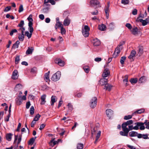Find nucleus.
<instances>
[{
  "instance_id": "79ce46f5",
  "label": "nucleus",
  "mask_w": 149,
  "mask_h": 149,
  "mask_svg": "<svg viewBox=\"0 0 149 149\" xmlns=\"http://www.w3.org/2000/svg\"><path fill=\"white\" fill-rule=\"evenodd\" d=\"M68 106L69 109V112L71 111L73 109V107L72 105L70 103H69L68 104Z\"/></svg>"
},
{
  "instance_id": "13d9d810",
  "label": "nucleus",
  "mask_w": 149,
  "mask_h": 149,
  "mask_svg": "<svg viewBox=\"0 0 149 149\" xmlns=\"http://www.w3.org/2000/svg\"><path fill=\"white\" fill-rule=\"evenodd\" d=\"M61 32L62 35L65 34L66 30L65 29H61Z\"/></svg>"
},
{
  "instance_id": "6e6d98bb",
  "label": "nucleus",
  "mask_w": 149,
  "mask_h": 149,
  "mask_svg": "<svg viewBox=\"0 0 149 149\" xmlns=\"http://www.w3.org/2000/svg\"><path fill=\"white\" fill-rule=\"evenodd\" d=\"M11 8V6H7L6 7L5 9L4 10V12H7L9 10H10Z\"/></svg>"
},
{
  "instance_id": "37998d69",
  "label": "nucleus",
  "mask_w": 149,
  "mask_h": 149,
  "mask_svg": "<svg viewBox=\"0 0 149 149\" xmlns=\"http://www.w3.org/2000/svg\"><path fill=\"white\" fill-rule=\"evenodd\" d=\"M129 2V0H122L121 3L122 4L124 5L128 4Z\"/></svg>"
},
{
  "instance_id": "0e129e2a",
  "label": "nucleus",
  "mask_w": 149,
  "mask_h": 149,
  "mask_svg": "<svg viewBox=\"0 0 149 149\" xmlns=\"http://www.w3.org/2000/svg\"><path fill=\"white\" fill-rule=\"evenodd\" d=\"M91 13L93 15H97L98 13V11L96 10L94 12H91Z\"/></svg>"
},
{
  "instance_id": "0eeeda50",
  "label": "nucleus",
  "mask_w": 149,
  "mask_h": 149,
  "mask_svg": "<svg viewBox=\"0 0 149 149\" xmlns=\"http://www.w3.org/2000/svg\"><path fill=\"white\" fill-rule=\"evenodd\" d=\"M136 54V51L134 50H132L130 53V55L128 57L131 61H133L134 60L135 55Z\"/></svg>"
},
{
  "instance_id": "2f4dec72",
  "label": "nucleus",
  "mask_w": 149,
  "mask_h": 149,
  "mask_svg": "<svg viewBox=\"0 0 149 149\" xmlns=\"http://www.w3.org/2000/svg\"><path fill=\"white\" fill-rule=\"evenodd\" d=\"M46 96L45 95H43L41 97V99L42 100V102L41 103V104H44L45 102V98Z\"/></svg>"
},
{
  "instance_id": "4d7b16f0",
  "label": "nucleus",
  "mask_w": 149,
  "mask_h": 149,
  "mask_svg": "<svg viewBox=\"0 0 149 149\" xmlns=\"http://www.w3.org/2000/svg\"><path fill=\"white\" fill-rule=\"evenodd\" d=\"M102 60V59L101 58H95L94 60L95 61L98 62L101 61Z\"/></svg>"
},
{
  "instance_id": "20e7f679",
  "label": "nucleus",
  "mask_w": 149,
  "mask_h": 149,
  "mask_svg": "<svg viewBox=\"0 0 149 149\" xmlns=\"http://www.w3.org/2000/svg\"><path fill=\"white\" fill-rule=\"evenodd\" d=\"M61 75V72L57 71L52 75L51 78V80L53 81H56L60 79Z\"/></svg>"
},
{
  "instance_id": "bb28decb",
  "label": "nucleus",
  "mask_w": 149,
  "mask_h": 149,
  "mask_svg": "<svg viewBox=\"0 0 149 149\" xmlns=\"http://www.w3.org/2000/svg\"><path fill=\"white\" fill-rule=\"evenodd\" d=\"M20 42L19 40L15 42L13 44L12 47V48L15 49L17 48L18 47L19 45V44Z\"/></svg>"
},
{
  "instance_id": "603ef678",
  "label": "nucleus",
  "mask_w": 149,
  "mask_h": 149,
  "mask_svg": "<svg viewBox=\"0 0 149 149\" xmlns=\"http://www.w3.org/2000/svg\"><path fill=\"white\" fill-rule=\"evenodd\" d=\"M23 10V6L22 5H20L19 8V9L18 10V12L19 13H20L22 12Z\"/></svg>"
},
{
  "instance_id": "864d4df0",
  "label": "nucleus",
  "mask_w": 149,
  "mask_h": 149,
  "mask_svg": "<svg viewBox=\"0 0 149 149\" xmlns=\"http://www.w3.org/2000/svg\"><path fill=\"white\" fill-rule=\"evenodd\" d=\"M148 134H143L142 136L143 138L144 139H149V137L148 136Z\"/></svg>"
},
{
  "instance_id": "9d476101",
  "label": "nucleus",
  "mask_w": 149,
  "mask_h": 149,
  "mask_svg": "<svg viewBox=\"0 0 149 149\" xmlns=\"http://www.w3.org/2000/svg\"><path fill=\"white\" fill-rule=\"evenodd\" d=\"M29 30V32L28 31H24V34L28 37V39H29L31 37L32 33L34 31L33 29H30Z\"/></svg>"
},
{
  "instance_id": "5fc2aeb1",
  "label": "nucleus",
  "mask_w": 149,
  "mask_h": 149,
  "mask_svg": "<svg viewBox=\"0 0 149 149\" xmlns=\"http://www.w3.org/2000/svg\"><path fill=\"white\" fill-rule=\"evenodd\" d=\"M82 96V94L81 93H79L74 95L75 97L80 98Z\"/></svg>"
},
{
  "instance_id": "ea45409f",
  "label": "nucleus",
  "mask_w": 149,
  "mask_h": 149,
  "mask_svg": "<svg viewBox=\"0 0 149 149\" xmlns=\"http://www.w3.org/2000/svg\"><path fill=\"white\" fill-rule=\"evenodd\" d=\"M40 115L39 114H37L36 116L34 118L33 120L35 121H37L39 119V118L40 117Z\"/></svg>"
},
{
  "instance_id": "5701e85b",
  "label": "nucleus",
  "mask_w": 149,
  "mask_h": 149,
  "mask_svg": "<svg viewBox=\"0 0 149 149\" xmlns=\"http://www.w3.org/2000/svg\"><path fill=\"white\" fill-rule=\"evenodd\" d=\"M54 139L55 138L53 139L49 143L50 146L52 147H53L56 144L58 143L57 141H54Z\"/></svg>"
},
{
  "instance_id": "dca6fc26",
  "label": "nucleus",
  "mask_w": 149,
  "mask_h": 149,
  "mask_svg": "<svg viewBox=\"0 0 149 149\" xmlns=\"http://www.w3.org/2000/svg\"><path fill=\"white\" fill-rule=\"evenodd\" d=\"M133 123V121L132 120H127L126 122L123 123L122 124V127H123L124 128L127 127V126L131 125Z\"/></svg>"
},
{
  "instance_id": "69168bd1",
  "label": "nucleus",
  "mask_w": 149,
  "mask_h": 149,
  "mask_svg": "<svg viewBox=\"0 0 149 149\" xmlns=\"http://www.w3.org/2000/svg\"><path fill=\"white\" fill-rule=\"evenodd\" d=\"M31 104L30 102H28L26 103V109H29L30 106Z\"/></svg>"
},
{
  "instance_id": "8fccbe9b",
  "label": "nucleus",
  "mask_w": 149,
  "mask_h": 149,
  "mask_svg": "<svg viewBox=\"0 0 149 149\" xmlns=\"http://www.w3.org/2000/svg\"><path fill=\"white\" fill-rule=\"evenodd\" d=\"M35 141V139L32 138H31L29 141V144H32Z\"/></svg>"
},
{
  "instance_id": "a19ab883",
  "label": "nucleus",
  "mask_w": 149,
  "mask_h": 149,
  "mask_svg": "<svg viewBox=\"0 0 149 149\" xmlns=\"http://www.w3.org/2000/svg\"><path fill=\"white\" fill-rule=\"evenodd\" d=\"M144 111V109H139L137 111H136L134 112V113H143Z\"/></svg>"
},
{
  "instance_id": "f257e3e1",
  "label": "nucleus",
  "mask_w": 149,
  "mask_h": 149,
  "mask_svg": "<svg viewBox=\"0 0 149 149\" xmlns=\"http://www.w3.org/2000/svg\"><path fill=\"white\" fill-rule=\"evenodd\" d=\"M124 44V42H120L118 46L115 49L113 54V57L116 58L120 54V51L123 48V45Z\"/></svg>"
},
{
  "instance_id": "c756f323",
  "label": "nucleus",
  "mask_w": 149,
  "mask_h": 149,
  "mask_svg": "<svg viewBox=\"0 0 149 149\" xmlns=\"http://www.w3.org/2000/svg\"><path fill=\"white\" fill-rule=\"evenodd\" d=\"M13 134L11 133L7 134L6 136V139L8 141H10L11 140L12 136Z\"/></svg>"
},
{
  "instance_id": "7c9ffc66",
  "label": "nucleus",
  "mask_w": 149,
  "mask_h": 149,
  "mask_svg": "<svg viewBox=\"0 0 149 149\" xmlns=\"http://www.w3.org/2000/svg\"><path fill=\"white\" fill-rule=\"evenodd\" d=\"M130 81L132 84H136L138 81V79L137 78H132L130 80Z\"/></svg>"
},
{
  "instance_id": "412c9836",
  "label": "nucleus",
  "mask_w": 149,
  "mask_h": 149,
  "mask_svg": "<svg viewBox=\"0 0 149 149\" xmlns=\"http://www.w3.org/2000/svg\"><path fill=\"white\" fill-rule=\"evenodd\" d=\"M18 72L17 70H15L13 71L12 75V78L13 79H16L18 78Z\"/></svg>"
},
{
  "instance_id": "a18cd8bd",
  "label": "nucleus",
  "mask_w": 149,
  "mask_h": 149,
  "mask_svg": "<svg viewBox=\"0 0 149 149\" xmlns=\"http://www.w3.org/2000/svg\"><path fill=\"white\" fill-rule=\"evenodd\" d=\"M132 117V116L131 115H128V116H125L124 118L125 120H127L131 118Z\"/></svg>"
},
{
  "instance_id": "052dcab7",
  "label": "nucleus",
  "mask_w": 149,
  "mask_h": 149,
  "mask_svg": "<svg viewBox=\"0 0 149 149\" xmlns=\"http://www.w3.org/2000/svg\"><path fill=\"white\" fill-rule=\"evenodd\" d=\"M111 60H112L111 58H108V62L107 63H106V65H105L104 66V68H105V67H106L108 65L109 63L110 62H111Z\"/></svg>"
},
{
  "instance_id": "49530a36",
  "label": "nucleus",
  "mask_w": 149,
  "mask_h": 149,
  "mask_svg": "<svg viewBox=\"0 0 149 149\" xmlns=\"http://www.w3.org/2000/svg\"><path fill=\"white\" fill-rule=\"evenodd\" d=\"M19 57L18 56H16L15 60V62L16 64H17L19 61Z\"/></svg>"
},
{
  "instance_id": "4be33fe9",
  "label": "nucleus",
  "mask_w": 149,
  "mask_h": 149,
  "mask_svg": "<svg viewBox=\"0 0 149 149\" xmlns=\"http://www.w3.org/2000/svg\"><path fill=\"white\" fill-rule=\"evenodd\" d=\"M55 61L56 63L58 64L60 66H63L64 65V62L60 59H56Z\"/></svg>"
},
{
  "instance_id": "7ed1b4c3",
  "label": "nucleus",
  "mask_w": 149,
  "mask_h": 149,
  "mask_svg": "<svg viewBox=\"0 0 149 149\" xmlns=\"http://www.w3.org/2000/svg\"><path fill=\"white\" fill-rule=\"evenodd\" d=\"M25 29H20L19 31V33H18V38L19 40L21 42H22L25 38L24 31Z\"/></svg>"
},
{
  "instance_id": "cd10ccee",
  "label": "nucleus",
  "mask_w": 149,
  "mask_h": 149,
  "mask_svg": "<svg viewBox=\"0 0 149 149\" xmlns=\"http://www.w3.org/2000/svg\"><path fill=\"white\" fill-rule=\"evenodd\" d=\"M56 97L55 96H52L51 97V105L52 106H53L54 105V103L57 100H56Z\"/></svg>"
},
{
  "instance_id": "39448f33",
  "label": "nucleus",
  "mask_w": 149,
  "mask_h": 149,
  "mask_svg": "<svg viewBox=\"0 0 149 149\" xmlns=\"http://www.w3.org/2000/svg\"><path fill=\"white\" fill-rule=\"evenodd\" d=\"M97 103V98L96 97H94L91 100L90 104V107L91 108H93L96 106Z\"/></svg>"
},
{
  "instance_id": "ddd939ff",
  "label": "nucleus",
  "mask_w": 149,
  "mask_h": 149,
  "mask_svg": "<svg viewBox=\"0 0 149 149\" xmlns=\"http://www.w3.org/2000/svg\"><path fill=\"white\" fill-rule=\"evenodd\" d=\"M109 2L107 3V6L104 8L105 12L106 14V18L107 19L109 17Z\"/></svg>"
},
{
  "instance_id": "b1692460",
  "label": "nucleus",
  "mask_w": 149,
  "mask_h": 149,
  "mask_svg": "<svg viewBox=\"0 0 149 149\" xmlns=\"http://www.w3.org/2000/svg\"><path fill=\"white\" fill-rule=\"evenodd\" d=\"M70 22V20L67 17L65 19L63 24L65 26H68L69 25Z\"/></svg>"
},
{
  "instance_id": "c9c22d12",
  "label": "nucleus",
  "mask_w": 149,
  "mask_h": 149,
  "mask_svg": "<svg viewBox=\"0 0 149 149\" xmlns=\"http://www.w3.org/2000/svg\"><path fill=\"white\" fill-rule=\"evenodd\" d=\"M146 80V77L145 76L141 77L139 79V83H141Z\"/></svg>"
},
{
  "instance_id": "3c124183",
  "label": "nucleus",
  "mask_w": 149,
  "mask_h": 149,
  "mask_svg": "<svg viewBox=\"0 0 149 149\" xmlns=\"http://www.w3.org/2000/svg\"><path fill=\"white\" fill-rule=\"evenodd\" d=\"M97 130V128L95 127L91 130V134L92 136L95 134V132Z\"/></svg>"
},
{
  "instance_id": "f8f14e48",
  "label": "nucleus",
  "mask_w": 149,
  "mask_h": 149,
  "mask_svg": "<svg viewBox=\"0 0 149 149\" xmlns=\"http://www.w3.org/2000/svg\"><path fill=\"white\" fill-rule=\"evenodd\" d=\"M89 30L90 29H82V33L84 37H86L88 36Z\"/></svg>"
},
{
  "instance_id": "338daca9",
  "label": "nucleus",
  "mask_w": 149,
  "mask_h": 149,
  "mask_svg": "<svg viewBox=\"0 0 149 149\" xmlns=\"http://www.w3.org/2000/svg\"><path fill=\"white\" fill-rule=\"evenodd\" d=\"M137 10L136 9H134L132 11V14L133 15H136L137 14Z\"/></svg>"
},
{
  "instance_id": "f704fd0d",
  "label": "nucleus",
  "mask_w": 149,
  "mask_h": 149,
  "mask_svg": "<svg viewBox=\"0 0 149 149\" xmlns=\"http://www.w3.org/2000/svg\"><path fill=\"white\" fill-rule=\"evenodd\" d=\"M16 100V104L19 105H20L22 102V100L20 98H17Z\"/></svg>"
},
{
  "instance_id": "f3484780",
  "label": "nucleus",
  "mask_w": 149,
  "mask_h": 149,
  "mask_svg": "<svg viewBox=\"0 0 149 149\" xmlns=\"http://www.w3.org/2000/svg\"><path fill=\"white\" fill-rule=\"evenodd\" d=\"M92 42L94 46H98L100 44V42L99 40L97 38L93 39L92 41Z\"/></svg>"
},
{
  "instance_id": "a211bd4d",
  "label": "nucleus",
  "mask_w": 149,
  "mask_h": 149,
  "mask_svg": "<svg viewBox=\"0 0 149 149\" xmlns=\"http://www.w3.org/2000/svg\"><path fill=\"white\" fill-rule=\"evenodd\" d=\"M139 20L142 23V25L143 26L149 24V18H147L145 20L140 19Z\"/></svg>"
},
{
  "instance_id": "f03ea898",
  "label": "nucleus",
  "mask_w": 149,
  "mask_h": 149,
  "mask_svg": "<svg viewBox=\"0 0 149 149\" xmlns=\"http://www.w3.org/2000/svg\"><path fill=\"white\" fill-rule=\"evenodd\" d=\"M107 82V79H103V86H104V89L105 90L110 91L111 90L112 86L111 84H108Z\"/></svg>"
},
{
  "instance_id": "de8ad7c7",
  "label": "nucleus",
  "mask_w": 149,
  "mask_h": 149,
  "mask_svg": "<svg viewBox=\"0 0 149 149\" xmlns=\"http://www.w3.org/2000/svg\"><path fill=\"white\" fill-rule=\"evenodd\" d=\"M83 69L86 72V73H88L89 72L90 69L88 67H85L83 68Z\"/></svg>"
},
{
  "instance_id": "58836bf2",
  "label": "nucleus",
  "mask_w": 149,
  "mask_h": 149,
  "mask_svg": "<svg viewBox=\"0 0 149 149\" xmlns=\"http://www.w3.org/2000/svg\"><path fill=\"white\" fill-rule=\"evenodd\" d=\"M30 114L31 115H32L33 114L34 112V109L33 106H32L30 110Z\"/></svg>"
},
{
  "instance_id": "6e6552de",
  "label": "nucleus",
  "mask_w": 149,
  "mask_h": 149,
  "mask_svg": "<svg viewBox=\"0 0 149 149\" xmlns=\"http://www.w3.org/2000/svg\"><path fill=\"white\" fill-rule=\"evenodd\" d=\"M122 128L123 131H120V134L122 136H128L129 132L127 131V130H126L125 128L123 127H122Z\"/></svg>"
},
{
  "instance_id": "2eb2a0df",
  "label": "nucleus",
  "mask_w": 149,
  "mask_h": 149,
  "mask_svg": "<svg viewBox=\"0 0 149 149\" xmlns=\"http://www.w3.org/2000/svg\"><path fill=\"white\" fill-rule=\"evenodd\" d=\"M134 124L136 125V126L139 127H140L139 129L141 130H143L145 129V126L144 125V123L142 122H136Z\"/></svg>"
},
{
  "instance_id": "393cba45",
  "label": "nucleus",
  "mask_w": 149,
  "mask_h": 149,
  "mask_svg": "<svg viewBox=\"0 0 149 149\" xmlns=\"http://www.w3.org/2000/svg\"><path fill=\"white\" fill-rule=\"evenodd\" d=\"M50 71H49L47 73H46L44 75V78L45 81L46 82H48L49 81V74Z\"/></svg>"
},
{
  "instance_id": "680f3d73",
  "label": "nucleus",
  "mask_w": 149,
  "mask_h": 149,
  "mask_svg": "<svg viewBox=\"0 0 149 149\" xmlns=\"http://www.w3.org/2000/svg\"><path fill=\"white\" fill-rule=\"evenodd\" d=\"M21 126V124L20 123H19L18 125V127L17 128L16 130V131L17 132H19V130L20 128V127Z\"/></svg>"
},
{
  "instance_id": "09e8293b",
  "label": "nucleus",
  "mask_w": 149,
  "mask_h": 149,
  "mask_svg": "<svg viewBox=\"0 0 149 149\" xmlns=\"http://www.w3.org/2000/svg\"><path fill=\"white\" fill-rule=\"evenodd\" d=\"M17 32V31L16 29H13L10 32V35L11 36H12L14 33H16Z\"/></svg>"
},
{
  "instance_id": "72a5a7b5",
  "label": "nucleus",
  "mask_w": 149,
  "mask_h": 149,
  "mask_svg": "<svg viewBox=\"0 0 149 149\" xmlns=\"http://www.w3.org/2000/svg\"><path fill=\"white\" fill-rule=\"evenodd\" d=\"M56 26L57 27H58L60 28H63L62 24L58 21V22H57L56 24Z\"/></svg>"
},
{
  "instance_id": "1a4fd4ad",
  "label": "nucleus",
  "mask_w": 149,
  "mask_h": 149,
  "mask_svg": "<svg viewBox=\"0 0 149 149\" xmlns=\"http://www.w3.org/2000/svg\"><path fill=\"white\" fill-rule=\"evenodd\" d=\"M90 4L92 6L99 7L100 2L97 0H91L90 1Z\"/></svg>"
},
{
  "instance_id": "423d86ee",
  "label": "nucleus",
  "mask_w": 149,
  "mask_h": 149,
  "mask_svg": "<svg viewBox=\"0 0 149 149\" xmlns=\"http://www.w3.org/2000/svg\"><path fill=\"white\" fill-rule=\"evenodd\" d=\"M131 33L133 35H136L138 34H140L141 30L140 29H129Z\"/></svg>"
},
{
  "instance_id": "4c0bfd02",
  "label": "nucleus",
  "mask_w": 149,
  "mask_h": 149,
  "mask_svg": "<svg viewBox=\"0 0 149 149\" xmlns=\"http://www.w3.org/2000/svg\"><path fill=\"white\" fill-rule=\"evenodd\" d=\"M126 59V57L125 56H123L120 59V63L122 64H123L124 63V62Z\"/></svg>"
},
{
  "instance_id": "4468645a",
  "label": "nucleus",
  "mask_w": 149,
  "mask_h": 149,
  "mask_svg": "<svg viewBox=\"0 0 149 149\" xmlns=\"http://www.w3.org/2000/svg\"><path fill=\"white\" fill-rule=\"evenodd\" d=\"M110 74L109 70L107 68L104 69L103 72V79L104 78L107 77Z\"/></svg>"
},
{
  "instance_id": "6ab92c4d",
  "label": "nucleus",
  "mask_w": 149,
  "mask_h": 149,
  "mask_svg": "<svg viewBox=\"0 0 149 149\" xmlns=\"http://www.w3.org/2000/svg\"><path fill=\"white\" fill-rule=\"evenodd\" d=\"M125 129L126 130H127V131L129 132L130 131L132 130H138L139 129V127H137L136 126V125L133 127V125H130L128 126V128H127V127L125 128Z\"/></svg>"
},
{
  "instance_id": "774afa93",
  "label": "nucleus",
  "mask_w": 149,
  "mask_h": 149,
  "mask_svg": "<svg viewBox=\"0 0 149 149\" xmlns=\"http://www.w3.org/2000/svg\"><path fill=\"white\" fill-rule=\"evenodd\" d=\"M127 146L128 148H130L131 149H136V148L135 147L132 146L127 145Z\"/></svg>"
},
{
  "instance_id": "c03bdc74",
  "label": "nucleus",
  "mask_w": 149,
  "mask_h": 149,
  "mask_svg": "<svg viewBox=\"0 0 149 149\" xmlns=\"http://www.w3.org/2000/svg\"><path fill=\"white\" fill-rule=\"evenodd\" d=\"M24 24V21L23 20H21L20 21L19 24H18L17 26L20 27H22Z\"/></svg>"
},
{
  "instance_id": "a878e982",
  "label": "nucleus",
  "mask_w": 149,
  "mask_h": 149,
  "mask_svg": "<svg viewBox=\"0 0 149 149\" xmlns=\"http://www.w3.org/2000/svg\"><path fill=\"white\" fill-rule=\"evenodd\" d=\"M137 132L134 131H131L129 133V135L131 137L136 136L137 135Z\"/></svg>"
},
{
  "instance_id": "aec40b11",
  "label": "nucleus",
  "mask_w": 149,
  "mask_h": 149,
  "mask_svg": "<svg viewBox=\"0 0 149 149\" xmlns=\"http://www.w3.org/2000/svg\"><path fill=\"white\" fill-rule=\"evenodd\" d=\"M106 113L108 117L110 118L113 114V111L111 109H108L106 111Z\"/></svg>"
},
{
  "instance_id": "c85d7f7f",
  "label": "nucleus",
  "mask_w": 149,
  "mask_h": 149,
  "mask_svg": "<svg viewBox=\"0 0 149 149\" xmlns=\"http://www.w3.org/2000/svg\"><path fill=\"white\" fill-rule=\"evenodd\" d=\"M33 50V47H31V49L29 47H28L26 52V54L27 55L31 54Z\"/></svg>"
},
{
  "instance_id": "473e14b6",
  "label": "nucleus",
  "mask_w": 149,
  "mask_h": 149,
  "mask_svg": "<svg viewBox=\"0 0 149 149\" xmlns=\"http://www.w3.org/2000/svg\"><path fill=\"white\" fill-rule=\"evenodd\" d=\"M138 54L139 56H141L143 53V48L141 47H139Z\"/></svg>"
},
{
  "instance_id": "e2e57ef3",
  "label": "nucleus",
  "mask_w": 149,
  "mask_h": 149,
  "mask_svg": "<svg viewBox=\"0 0 149 149\" xmlns=\"http://www.w3.org/2000/svg\"><path fill=\"white\" fill-rule=\"evenodd\" d=\"M22 139V135H20L19 136V138L18 139L17 144L18 145Z\"/></svg>"
},
{
  "instance_id": "9b49d317",
  "label": "nucleus",
  "mask_w": 149,
  "mask_h": 149,
  "mask_svg": "<svg viewBox=\"0 0 149 149\" xmlns=\"http://www.w3.org/2000/svg\"><path fill=\"white\" fill-rule=\"evenodd\" d=\"M27 19L29 22L28 26L29 28H33L32 27V25L33 24L32 22H33V20L32 19V15L31 14L29 15V16L27 18Z\"/></svg>"
},
{
  "instance_id": "e433bc0d",
  "label": "nucleus",
  "mask_w": 149,
  "mask_h": 149,
  "mask_svg": "<svg viewBox=\"0 0 149 149\" xmlns=\"http://www.w3.org/2000/svg\"><path fill=\"white\" fill-rule=\"evenodd\" d=\"M84 147V145L83 143H79L77 145V149H82Z\"/></svg>"
},
{
  "instance_id": "bf43d9fd",
  "label": "nucleus",
  "mask_w": 149,
  "mask_h": 149,
  "mask_svg": "<svg viewBox=\"0 0 149 149\" xmlns=\"http://www.w3.org/2000/svg\"><path fill=\"white\" fill-rule=\"evenodd\" d=\"M36 72V68L34 67L31 69V72L33 73H35Z\"/></svg>"
}]
</instances>
